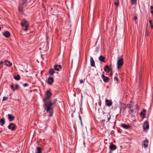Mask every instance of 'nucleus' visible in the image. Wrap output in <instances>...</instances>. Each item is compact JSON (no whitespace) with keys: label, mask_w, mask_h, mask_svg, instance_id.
Segmentation results:
<instances>
[{"label":"nucleus","mask_w":153,"mask_h":153,"mask_svg":"<svg viewBox=\"0 0 153 153\" xmlns=\"http://www.w3.org/2000/svg\"><path fill=\"white\" fill-rule=\"evenodd\" d=\"M57 100L56 99H54L52 100H49L45 103L43 105V107L45 109H46V111L50 114L49 116H53V109L52 105H54L56 102Z\"/></svg>","instance_id":"f257e3e1"},{"label":"nucleus","mask_w":153,"mask_h":153,"mask_svg":"<svg viewBox=\"0 0 153 153\" xmlns=\"http://www.w3.org/2000/svg\"><path fill=\"white\" fill-rule=\"evenodd\" d=\"M21 25L24 31H27L28 29L29 24L28 22L25 20H22L21 22Z\"/></svg>","instance_id":"f03ea898"},{"label":"nucleus","mask_w":153,"mask_h":153,"mask_svg":"<svg viewBox=\"0 0 153 153\" xmlns=\"http://www.w3.org/2000/svg\"><path fill=\"white\" fill-rule=\"evenodd\" d=\"M123 58L118 56L117 58V68L118 70H119L120 68L123 65Z\"/></svg>","instance_id":"7ed1b4c3"},{"label":"nucleus","mask_w":153,"mask_h":153,"mask_svg":"<svg viewBox=\"0 0 153 153\" xmlns=\"http://www.w3.org/2000/svg\"><path fill=\"white\" fill-rule=\"evenodd\" d=\"M51 95V93L49 91H48L46 92V96L45 98L43 99V101L45 103L47 102L49 99Z\"/></svg>","instance_id":"20e7f679"},{"label":"nucleus","mask_w":153,"mask_h":153,"mask_svg":"<svg viewBox=\"0 0 153 153\" xmlns=\"http://www.w3.org/2000/svg\"><path fill=\"white\" fill-rule=\"evenodd\" d=\"M16 128V125L13 123H10L8 126V128L11 129L12 131L15 130Z\"/></svg>","instance_id":"39448f33"},{"label":"nucleus","mask_w":153,"mask_h":153,"mask_svg":"<svg viewBox=\"0 0 153 153\" xmlns=\"http://www.w3.org/2000/svg\"><path fill=\"white\" fill-rule=\"evenodd\" d=\"M143 128L144 130H146L149 128V124L147 121H146L144 122L143 125Z\"/></svg>","instance_id":"423d86ee"},{"label":"nucleus","mask_w":153,"mask_h":153,"mask_svg":"<svg viewBox=\"0 0 153 153\" xmlns=\"http://www.w3.org/2000/svg\"><path fill=\"white\" fill-rule=\"evenodd\" d=\"M148 140L146 139L144 140L143 142V144L145 148H147L148 146Z\"/></svg>","instance_id":"0eeeda50"},{"label":"nucleus","mask_w":153,"mask_h":153,"mask_svg":"<svg viewBox=\"0 0 153 153\" xmlns=\"http://www.w3.org/2000/svg\"><path fill=\"white\" fill-rule=\"evenodd\" d=\"M54 81L53 78L51 77H48V82L50 85H52Z\"/></svg>","instance_id":"6e6552de"},{"label":"nucleus","mask_w":153,"mask_h":153,"mask_svg":"<svg viewBox=\"0 0 153 153\" xmlns=\"http://www.w3.org/2000/svg\"><path fill=\"white\" fill-rule=\"evenodd\" d=\"M3 35L6 38H9L10 36V33L8 31H6L3 33Z\"/></svg>","instance_id":"1a4fd4ad"},{"label":"nucleus","mask_w":153,"mask_h":153,"mask_svg":"<svg viewBox=\"0 0 153 153\" xmlns=\"http://www.w3.org/2000/svg\"><path fill=\"white\" fill-rule=\"evenodd\" d=\"M112 102L111 100H106V105L108 106H110L112 105Z\"/></svg>","instance_id":"9d476101"},{"label":"nucleus","mask_w":153,"mask_h":153,"mask_svg":"<svg viewBox=\"0 0 153 153\" xmlns=\"http://www.w3.org/2000/svg\"><path fill=\"white\" fill-rule=\"evenodd\" d=\"M121 126L123 128L126 129H128L130 128V126L129 125H126L124 124H121Z\"/></svg>","instance_id":"9b49d317"},{"label":"nucleus","mask_w":153,"mask_h":153,"mask_svg":"<svg viewBox=\"0 0 153 153\" xmlns=\"http://www.w3.org/2000/svg\"><path fill=\"white\" fill-rule=\"evenodd\" d=\"M109 148L111 150H113L116 149V146L113 144H111L109 146Z\"/></svg>","instance_id":"f8f14e48"},{"label":"nucleus","mask_w":153,"mask_h":153,"mask_svg":"<svg viewBox=\"0 0 153 153\" xmlns=\"http://www.w3.org/2000/svg\"><path fill=\"white\" fill-rule=\"evenodd\" d=\"M90 62L91 65L92 66L94 67L95 66L94 61L91 56L90 57Z\"/></svg>","instance_id":"ddd939ff"},{"label":"nucleus","mask_w":153,"mask_h":153,"mask_svg":"<svg viewBox=\"0 0 153 153\" xmlns=\"http://www.w3.org/2000/svg\"><path fill=\"white\" fill-rule=\"evenodd\" d=\"M54 67L55 70L56 71H58L59 69L62 68V66L60 65H55Z\"/></svg>","instance_id":"4468645a"},{"label":"nucleus","mask_w":153,"mask_h":153,"mask_svg":"<svg viewBox=\"0 0 153 153\" xmlns=\"http://www.w3.org/2000/svg\"><path fill=\"white\" fill-rule=\"evenodd\" d=\"M4 62L5 63V65L6 66H8L10 67L12 65V63H11L7 60H5L4 61Z\"/></svg>","instance_id":"2eb2a0df"},{"label":"nucleus","mask_w":153,"mask_h":153,"mask_svg":"<svg viewBox=\"0 0 153 153\" xmlns=\"http://www.w3.org/2000/svg\"><path fill=\"white\" fill-rule=\"evenodd\" d=\"M8 118L10 121H11L14 119V117L12 114H8Z\"/></svg>","instance_id":"dca6fc26"},{"label":"nucleus","mask_w":153,"mask_h":153,"mask_svg":"<svg viewBox=\"0 0 153 153\" xmlns=\"http://www.w3.org/2000/svg\"><path fill=\"white\" fill-rule=\"evenodd\" d=\"M105 57L102 55L100 56L99 58V60L102 62H105Z\"/></svg>","instance_id":"f3484780"},{"label":"nucleus","mask_w":153,"mask_h":153,"mask_svg":"<svg viewBox=\"0 0 153 153\" xmlns=\"http://www.w3.org/2000/svg\"><path fill=\"white\" fill-rule=\"evenodd\" d=\"M55 72L54 70L53 69H50L49 73V74L51 75L52 76L53 75Z\"/></svg>","instance_id":"a211bd4d"},{"label":"nucleus","mask_w":153,"mask_h":153,"mask_svg":"<svg viewBox=\"0 0 153 153\" xmlns=\"http://www.w3.org/2000/svg\"><path fill=\"white\" fill-rule=\"evenodd\" d=\"M0 122L2 123V124H1V126H3L5 123L4 119L3 118H1L0 120Z\"/></svg>","instance_id":"6ab92c4d"},{"label":"nucleus","mask_w":153,"mask_h":153,"mask_svg":"<svg viewBox=\"0 0 153 153\" xmlns=\"http://www.w3.org/2000/svg\"><path fill=\"white\" fill-rule=\"evenodd\" d=\"M42 149L39 147H38L36 148V153H42L41 152Z\"/></svg>","instance_id":"aec40b11"},{"label":"nucleus","mask_w":153,"mask_h":153,"mask_svg":"<svg viewBox=\"0 0 153 153\" xmlns=\"http://www.w3.org/2000/svg\"><path fill=\"white\" fill-rule=\"evenodd\" d=\"M15 79L17 80H19L20 79V77L19 75L18 74L16 76H15L14 77Z\"/></svg>","instance_id":"412c9836"},{"label":"nucleus","mask_w":153,"mask_h":153,"mask_svg":"<svg viewBox=\"0 0 153 153\" xmlns=\"http://www.w3.org/2000/svg\"><path fill=\"white\" fill-rule=\"evenodd\" d=\"M145 112H146L145 110H144L141 113L140 115H141V116H143V117H144L145 116Z\"/></svg>","instance_id":"4be33fe9"},{"label":"nucleus","mask_w":153,"mask_h":153,"mask_svg":"<svg viewBox=\"0 0 153 153\" xmlns=\"http://www.w3.org/2000/svg\"><path fill=\"white\" fill-rule=\"evenodd\" d=\"M137 1V0H131V3L132 4H136Z\"/></svg>","instance_id":"5701e85b"},{"label":"nucleus","mask_w":153,"mask_h":153,"mask_svg":"<svg viewBox=\"0 0 153 153\" xmlns=\"http://www.w3.org/2000/svg\"><path fill=\"white\" fill-rule=\"evenodd\" d=\"M110 71V69L109 66L108 65H106V71Z\"/></svg>","instance_id":"b1692460"},{"label":"nucleus","mask_w":153,"mask_h":153,"mask_svg":"<svg viewBox=\"0 0 153 153\" xmlns=\"http://www.w3.org/2000/svg\"><path fill=\"white\" fill-rule=\"evenodd\" d=\"M114 4L116 6H118L119 4V1H117L115 2Z\"/></svg>","instance_id":"393cba45"},{"label":"nucleus","mask_w":153,"mask_h":153,"mask_svg":"<svg viewBox=\"0 0 153 153\" xmlns=\"http://www.w3.org/2000/svg\"><path fill=\"white\" fill-rule=\"evenodd\" d=\"M150 25L152 28H153V25H152V22L151 20L149 21Z\"/></svg>","instance_id":"a878e982"},{"label":"nucleus","mask_w":153,"mask_h":153,"mask_svg":"<svg viewBox=\"0 0 153 153\" xmlns=\"http://www.w3.org/2000/svg\"><path fill=\"white\" fill-rule=\"evenodd\" d=\"M133 109H137L138 108V106L137 104H136L135 105H134L133 106Z\"/></svg>","instance_id":"bb28decb"},{"label":"nucleus","mask_w":153,"mask_h":153,"mask_svg":"<svg viewBox=\"0 0 153 153\" xmlns=\"http://www.w3.org/2000/svg\"><path fill=\"white\" fill-rule=\"evenodd\" d=\"M7 99H8L7 97H4L3 98L2 101H4L6 100H7Z\"/></svg>","instance_id":"cd10ccee"},{"label":"nucleus","mask_w":153,"mask_h":153,"mask_svg":"<svg viewBox=\"0 0 153 153\" xmlns=\"http://www.w3.org/2000/svg\"><path fill=\"white\" fill-rule=\"evenodd\" d=\"M102 79L105 82V76H104V74H103L102 75Z\"/></svg>","instance_id":"c85d7f7f"},{"label":"nucleus","mask_w":153,"mask_h":153,"mask_svg":"<svg viewBox=\"0 0 153 153\" xmlns=\"http://www.w3.org/2000/svg\"><path fill=\"white\" fill-rule=\"evenodd\" d=\"M11 88L13 90H14L15 89V88L14 87L13 84H12L11 86Z\"/></svg>","instance_id":"c756f323"},{"label":"nucleus","mask_w":153,"mask_h":153,"mask_svg":"<svg viewBox=\"0 0 153 153\" xmlns=\"http://www.w3.org/2000/svg\"><path fill=\"white\" fill-rule=\"evenodd\" d=\"M22 1L23 3L22 4H24L25 3L27 2V0H21Z\"/></svg>","instance_id":"7c9ffc66"},{"label":"nucleus","mask_w":153,"mask_h":153,"mask_svg":"<svg viewBox=\"0 0 153 153\" xmlns=\"http://www.w3.org/2000/svg\"><path fill=\"white\" fill-rule=\"evenodd\" d=\"M19 85L18 84L16 85V87L15 88V89L18 90V89Z\"/></svg>","instance_id":"2f4dec72"},{"label":"nucleus","mask_w":153,"mask_h":153,"mask_svg":"<svg viewBox=\"0 0 153 153\" xmlns=\"http://www.w3.org/2000/svg\"><path fill=\"white\" fill-rule=\"evenodd\" d=\"M114 80H116L117 82H118V79L117 77H114Z\"/></svg>","instance_id":"473e14b6"},{"label":"nucleus","mask_w":153,"mask_h":153,"mask_svg":"<svg viewBox=\"0 0 153 153\" xmlns=\"http://www.w3.org/2000/svg\"><path fill=\"white\" fill-rule=\"evenodd\" d=\"M28 85L27 83H25L23 84V86L24 87H26L28 86Z\"/></svg>","instance_id":"72a5a7b5"},{"label":"nucleus","mask_w":153,"mask_h":153,"mask_svg":"<svg viewBox=\"0 0 153 153\" xmlns=\"http://www.w3.org/2000/svg\"><path fill=\"white\" fill-rule=\"evenodd\" d=\"M128 108H130V109L131 108V106L130 105V104H129L128 105Z\"/></svg>","instance_id":"f704fd0d"},{"label":"nucleus","mask_w":153,"mask_h":153,"mask_svg":"<svg viewBox=\"0 0 153 153\" xmlns=\"http://www.w3.org/2000/svg\"><path fill=\"white\" fill-rule=\"evenodd\" d=\"M109 79V78L108 77L106 76V82Z\"/></svg>","instance_id":"c9c22d12"},{"label":"nucleus","mask_w":153,"mask_h":153,"mask_svg":"<svg viewBox=\"0 0 153 153\" xmlns=\"http://www.w3.org/2000/svg\"><path fill=\"white\" fill-rule=\"evenodd\" d=\"M80 82V83H82L83 82V81L82 79H80L79 80Z\"/></svg>","instance_id":"e433bc0d"},{"label":"nucleus","mask_w":153,"mask_h":153,"mask_svg":"<svg viewBox=\"0 0 153 153\" xmlns=\"http://www.w3.org/2000/svg\"><path fill=\"white\" fill-rule=\"evenodd\" d=\"M137 16H135L134 17V19L135 20H137Z\"/></svg>","instance_id":"4c0bfd02"},{"label":"nucleus","mask_w":153,"mask_h":153,"mask_svg":"<svg viewBox=\"0 0 153 153\" xmlns=\"http://www.w3.org/2000/svg\"><path fill=\"white\" fill-rule=\"evenodd\" d=\"M79 117L80 121H82L81 117L80 115H79Z\"/></svg>","instance_id":"58836bf2"},{"label":"nucleus","mask_w":153,"mask_h":153,"mask_svg":"<svg viewBox=\"0 0 153 153\" xmlns=\"http://www.w3.org/2000/svg\"><path fill=\"white\" fill-rule=\"evenodd\" d=\"M97 49L96 50V51H98L99 50V46H97Z\"/></svg>","instance_id":"ea45409f"},{"label":"nucleus","mask_w":153,"mask_h":153,"mask_svg":"<svg viewBox=\"0 0 153 153\" xmlns=\"http://www.w3.org/2000/svg\"><path fill=\"white\" fill-rule=\"evenodd\" d=\"M150 8L151 9H153V6H151L150 7Z\"/></svg>","instance_id":"a19ab883"},{"label":"nucleus","mask_w":153,"mask_h":153,"mask_svg":"<svg viewBox=\"0 0 153 153\" xmlns=\"http://www.w3.org/2000/svg\"><path fill=\"white\" fill-rule=\"evenodd\" d=\"M110 119V117H108V121H109Z\"/></svg>","instance_id":"79ce46f5"},{"label":"nucleus","mask_w":153,"mask_h":153,"mask_svg":"<svg viewBox=\"0 0 153 153\" xmlns=\"http://www.w3.org/2000/svg\"><path fill=\"white\" fill-rule=\"evenodd\" d=\"M3 63V62L2 61H1L0 62V64H2Z\"/></svg>","instance_id":"37998d69"},{"label":"nucleus","mask_w":153,"mask_h":153,"mask_svg":"<svg viewBox=\"0 0 153 153\" xmlns=\"http://www.w3.org/2000/svg\"><path fill=\"white\" fill-rule=\"evenodd\" d=\"M104 71H105V66L104 67Z\"/></svg>","instance_id":"c03bdc74"},{"label":"nucleus","mask_w":153,"mask_h":153,"mask_svg":"<svg viewBox=\"0 0 153 153\" xmlns=\"http://www.w3.org/2000/svg\"><path fill=\"white\" fill-rule=\"evenodd\" d=\"M80 123L82 126V121H80Z\"/></svg>","instance_id":"a18cd8bd"},{"label":"nucleus","mask_w":153,"mask_h":153,"mask_svg":"<svg viewBox=\"0 0 153 153\" xmlns=\"http://www.w3.org/2000/svg\"><path fill=\"white\" fill-rule=\"evenodd\" d=\"M130 111H131V112H133V110L132 109H131Z\"/></svg>","instance_id":"49530a36"},{"label":"nucleus","mask_w":153,"mask_h":153,"mask_svg":"<svg viewBox=\"0 0 153 153\" xmlns=\"http://www.w3.org/2000/svg\"><path fill=\"white\" fill-rule=\"evenodd\" d=\"M101 104L100 103V102H99V105L100 106V105H101Z\"/></svg>","instance_id":"de8ad7c7"},{"label":"nucleus","mask_w":153,"mask_h":153,"mask_svg":"<svg viewBox=\"0 0 153 153\" xmlns=\"http://www.w3.org/2000/svg\"><path fill=\"white\" fill-rule=\"evenodd\" d=\"M109 87V86H107L106 87L107 88H108Z\"/></svg>","instance_id":"09e8293b"},{"label":"nucleus","mask_w":153,"mask_h":153,"mask_svg":"<svg viewBox=\"0 0 153 153\" xmlns=\"http://www.w3.org/2000/svg\"><path fill=\"white\" fill-rule=\"evenodd\" d=\"M102 114H103V115H104V112L103 111Z\"/></svg>","instance_id":"8fccbe9b"},{"label":"nucleus","mask_w":153,"mask_h":153,"mask_svg":"<svg viewBox=\"0 0 153 153\" xmlns=\"http://www.w3.org/2000/svg\"><path fill=\"white\" fill-rule=\"evenodd\" d=\"M1 27H0V31H1Z\"/></svg>","instance_id":"3c124183"},{"label":"nucleus","mask_w":153,"mask_h":153,"mask_svg":"<svg viewBox=\"0 0 153 153\" xmlns=\"http://www.w3.org/2000/svg\"><path fill=\"white\" fill-rule=\"evenodd\" d=\"M105 120H102V122H103Z\"/></svg>","instance_id":"603ef678"},{"label":"nucleus","mask_w":153,"mask_h":153,"mask_svg":"<svg viewBox=\"0 0 153 153\" xmlns=\"http://www.w3.org/2000/svg\"><path fill=\"white\" fill-rule=\"evenodd\" d=\"M101 115L102 117H103V116H102V115Z\"/></svg>","instance_id":"864d4df0"},{"label":"nucleus","mask_w":153,"mask_h":153,"mask_svg":"<svg viewBox=\"0 0 153 153\" xmlns=\"http://www.w3.org/2000/svg\"><path fill=\"white\" fill-rule=\"evenodd\" d=\"M95 108L96 109V106L95 107Z\"/></svg>","instance_id":"5fc2aeb1"},{"label":"nucleus","mask_w":153,"mask_h":153,"mask_svg":"<svg viewBox=\"0 0 153 153\" xmlns=\"http://www.w3.org/2000/svg\"><path fill=\"white\" fill-rule=\"evenodd\" d=\"M116 1H119V0H116Z\"/></svg>","instance_id":"6e6d98bb"}]
</instances>
